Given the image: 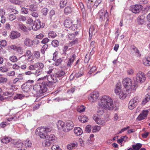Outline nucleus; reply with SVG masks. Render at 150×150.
<instances>
[{"label":"nucleus","instance_id":"obj_1","mask_svg":"<svg viewBox=\"0 0 150 150\" xmlns=\"http://www.w3.org/2000/svg\"><path fill=\"white\" fill-rule=\"evenodd\" d=\"M100 107L105 110H112L113 109L114 105L112 99L110 97L105 95L102 96L98 101Z\"/></svg>","mask_w":150,"mask_h":150},{"label":"nucleus","instance_id":"obj_2","mask_svg":"<svg viewBox=\"0 0 150 150\" xmlns=\"http://www.w3.org/2000/svg\"><path fill=\"white\" fill-rule=\"evenodd\" d=\"M51 129L50 128L44 127L39 128L37 129L35 133L38 134L41 138L45 139L48 136V133L51 131Z\"/></svg>","mask_w":150,"mask_h":150},{"label":"nucleus","instance_id":"obj_3","mask_svg":"<svg viewBox=\"0 0 150 150\" xmlns=\"http://www.w3.org/2000/svg\"><path fill=\"white\" fill-rule=\"evenodd\" d=\"M124 87L127 90L131 89L132 90H135L138 86L137 83H135L132 85L131 79L129 78H127L123 79L122 81Z\"/></svg>","mask_w":150,"mask_h":150},{"label":"nucleus","instance_id":"obj_4","mask_svg":"<svg viewBox=\"0 0 150 150\" xmlns=\"http://www.w3.org/2000/svg\"><path fill=\"white\" fill-rule=\"evenodd\" d=\"M44 79H47V81L46 82V85L49 87L52 86L54 83H56L58 81V79L56 78L54 75L53 76L52 75H46L43 78H39L38 81Z\"/></svg>","mask_w":150,"mask_h":150},{"label":"nucleus","instance_id":"obj_5","mask_svg":"<svg viewBox=\"0 0 150 150\" xmlns=\"http://www.w3.org/2000/svg\"><path fill=\"white\" fill-rule=\"evenodd\" d=\"M72 21L70 19L66 20L64 23V26L67 28H69L70 30L75 31L80 27V22H79V25L73 24Z\"/></svg>","mask_w":150,"mask_h":150},{"label":"nucleus","instance_id":"obj_6","mask_svg":"<svg viewBox=\"0 0 150 150\" xmlns=\"http://www.w3.org/2000/svg\"><path fill=\"white\" fill-rule=\"evenodd\" d=\"M146 79L144 74L142 72H139L137 74L135 81L137 83H142L144 82Z\"/></svg>","mask_w":150,"mask_h":150},{"label":"nucleus","instance_id":"obj_7","mask_svg":"<svg viewBox=\"0 0 150 150\" xmlns=\"http://www.w3.org/2000/svg\"><path fill=\"white\" fill-rule=\"evenodd\" d=\"M142 6L140 5H135L131 6L129 10L134 13H139L142 9Z\"/></svg>","mask_w":150,"mask_h":150},{"label":"nucleus","instance_id":"obj_8","mask_svg":"<svg viewBox=\"0 0 150 150\" xmlns=\"http://www.w3.org/2000/svg\"><path fill=\"white\" fill-rule=\"evenodd\" d=\"M41 24V22L40 20L37 19L35 21L34 23L32 26V29L36 31L40 28H43L45 26V24L43 23L42 25Z\"/></svg>","mask_w":150,"mask_h":150},{"label":"nucleus","instance_id":"obj_9","mask_svg":"<svg viewBox=\"0 0 150 150\" xmlns=\"http://www.w3.org/2000/svg\"><path fill=\"white\" fill-rule=\"evenodd\" d=\"M108 13H107L104 10H101L98 13L97 17L100 21L104 20L106 18H107Z\"/></svg>","mask_w":150,"mask_h":150},{"label":"nucleus","instance_id":"obj_10","mask_svg":"<svg viewBox=\"0 0 150 150\" xmlns=\"http://www.w3.org/2000/svg\"><path fill=\"white\" fill-rule=\"evenodd\" d=\"M74 127L73 122L70 120H68L66 122L64 125L63 131L66 132L69 131L72 129Z\"/></svg>","mask_w":150,"mask_h":150},{"label":"nucleus","instance_id":"obj_11","mask_svg":"<svg viewBox=\"0 0 150 150\" xmlns=\"http://www.w3.org/2000/svg\"><path fill=\"white\" fill-rule=\"evenodd\" d=\"M99 96V94L97 92H93L88 97L91 102H93L96 100Z\"/></svg>","mask_w":150,"mask_h":150},{"label":"nucleus","instance_id":"obj_12","mask_svg":"<svg viewBox=\"0 0 150 150\" xmlns=\"http://www.w3.org/2000/svg\"><path fill=\"white\" fill-rule=\"evenodd\" d=\"M47 86L46 85V82L43 81L40 84V93L42 94L45 92L47 90V88L46 87Z\"/></svg>","mask_w":150,"mask_h":150},{"label":"nucleus","instance_id":"obj_13","mask_svg":"<svg viewBox=\"0 0 150 150\" xmlns=\"http://www.w3.org/2000/svg\"><path fill=\"white\" fill-rule=\"evenodd\" d=\"M31 87L32 86L31 84H28V83H25L21 86V88L23 91L25 92L29 91Z\"/></svg>","mask_w":150,"mask_h":150},{"label":"nucleus","instance_id":"obj_14","mask_svg":"<svg viewBox=\"0 0 150 150\" xmlns=\"http://www.w3.org/2000/svg\"><path fill=\"white\" fill-rule=\"evenodd\" d=\"M148 113V111L147 110H144L138 116V119L141 120L144 119L147 117Z\"/></svg>","mask_w":150,"mask_h":150},{"label":"nucleus","instance_id":"obj_15","mask_svg":"<svg viewBox=\"0 0 150 150\" xmlns=\"http://www.w3.org/2000/svg\"><path fill=\"white\" fill-rule=\"evenodd\" d=\"M9 47L20 54L22 53V47H21L17 46L16 45H14L9 46Z\"/></svg>","mask_w":150,"mask_h":150},{"label":"nucleus","instance_id":"obj_16","mask_svg":"<svg viewBox=\"0 0 150 150\" xmlns=\"http://www.w3.org/2000/svg\"><path fill=\"white\" fill-rule=\"evenodd\" d=\"M65 74L64 71L62 70H59L57 71L55 74H54L56 78L59 79H61L62 77Z\"/></svg>","mask_w":150,"mask_h":150},{"label":"nucleus","instance_id":"obj_17","mask_svg":"<svg viewBox=\"0 0 150 150\" xmlns=\"http://www.w3.org/2000/svg\"><path fill=\"white\" fill-rule=\"evenodd\" d=\"M24 44L25 46L31 47L33 45V41L28 38H26L24 41Z\"/></svg>","mask_w":150,"mask_h":150},{"label":"nucleus","instance_id":"obj_18","mask_svg":"<svg viewBox=\"0 0 150 150\" xmlns=\"http://www.w3.org/2000/svg\"><path fill=\"white\" fill-rule=\"evenodd\" d=\"M21 35L18 32L16 31H12L10 36V38L12 39H14L19 38Z\"/></svg>","mask_w":150,"mask_h":150},{"label":"nucleus","instance_id":"obj_19","mask_svg":"<svg viewBox=\"0 0 150 150\" xmlns=\"http://www.w3.org/2000/svg\"><path fill=\"white\" fill-rule=\"evenodd\" d=\"M142 146V144L138 143L136 144L132 145V147L130 148L127 150H139Z\"/></svg>","mask_w":150,"mask_h":150},{"label":"nucleus","instance_id":"obj_20","mask_svg":"<svg viewBox=\"0 0 150 150\" xmlns=\"http://www.w3.org/2000/svg\"><path fill=\"white\" fill-rule=\"evenodd\" d=\"M49 16L50 20L52 21H57V18L55 15L54 10H52L50 11Z\"/></svg>","mask_w":150,"mask_h":150},{"label":"nucleus","instance_id":"obj_21","mask_svg":"<svg viewBox=\"0 0 150 150\" xmlns=\"http://www.w3.org/2000/svg\"><path fill=\"white\" fill-rule=\"evenodd\" d=\"M96 26H94L93 25H91L90 27L89 30V34L90 37V36L91 35V36H92L93 33L95 34L97 32V29H96Z\"/></svg>","mask_w":150,"mask_h":150},{"label":"nucleus","instance_id":"obj_22","mask_svg":"<svg viewBox=\"0 0 150 150\" xmlns=\"http://www.w3.org/2000/svg\"><path fill=\"white\" fill-rule=\"evenodd\" d=\"M74 132L77 136H80L83 133V131L80 127H75L74 129Z\"/></svg>","mask_w":150,"mask_h":150},{"label":"nucleus","instance_id":"obj_23","mask_svg":"<svg viewBox=\"0 0 150 150\" xmlns=\"http://www.w3.org/2000/svg\"><path fill=\"white\" fill-rule=\"evenodd\" d=\"M65 124L64 122L62 121L59 120L57 124V127L59 129H62L63 130Z\"/></svg>","mask_w":150,"mask_h":150},{"label":"nucleus","instance_id":"obj_24","mask_svg":"<svg viewBox=\"0 0 150 150\" xmlns=\"http://www.w3.org/2000/svg\"><path fill=\"white\" fill-rule=\"evenodd\" d=\"M150 99V93H148L145 96V98L143 99L142 104L143 105H145L148 102Z\"/></svg>","mask_w":150,"mask_h":150},{"label":"nucleus","instance_id":"obj_25","mask_svg":"<svg viewBox=\"0 0 150 150\" xmlns=\"http://www.w3.org/2000/svg\"><path fill=\"white\" fill-rule=\"evenodd\" d=\"M121 83H117L116 85V88L115 91V93L118 95L122 91L121 89Z\"/></svg>","mask_w":150,"mask_h":150},{"label":"nucleus","instance_id":"obj_26","mask_svg":"<svg viewBox=\"0 0 150 150\" xmlns=\"http://www.w3.org/2000/svg\"><path fill=\"white\" fill-rule=\"evenodd\" d=\"M76 58V55L75 54H73L71 55L70 58L69 59V61L68 62L67 65L68 66H71L72 64L74 62V59Z\"/></svg>","mask_w":150,"mask_h":150},{"label":"nucleus","instance_id":"obj_27","mask_svg":"<svg viewBox=\"0 0 150 150\" xmlns=\"http://www.w3.org/2000/svg\"><path fill=\"white\" fill-rule=\"evenodd\" d=\"M144 64L146 66H150V57H147L144 58L143 60Z\"/></svg>","mask_w":150,"mask_h":150},{"label":"nucleus","instance_id":"obj_28","mask_svg":"<svg viewBox=\"0 0 150 150\" xmlns=\"http://www.w3.org/2000/svg\"><path fill=\"white\" fill-rule=\"evenodd\" d=\"M35 64V68H38L39 69H42L44 67L43 64L41 62H37Z\"/></svg>","mask_w":150,"mask_h":150},{"label":"nucleus","instance_id":"obj_29","mask_svg":"<svg viewBox=\"0 0 150 150\" xmlns=\"http://www.w3.org/2000/svg\"><path fill=\"white\" fill-rule=\"evenodd\" d=\"M72 11V9L71 7L69 6H67L64 9V13L65 15H68Z\"/></svg>","mask_w":150,"mask_h":150},{"label":"nucleus","instance_id":"obj_30","mask_svg":"<svg viewBox=\"0 0 150 150\" xmlns=\"http://www.w3.org/2000/svg\"><path fill=\"white\" fill-rule=\"evenodd\" d=\"M137 104L134 103H133L132 101H130L128 105V108L129 109L132 110L137 105Z\"/></svg>","mask_w":150,"mask_h":150},{"label":"nucleus","instance_id":"obj_31","mask_svg":"<svg viewBox=\"0 0 150 150\" xmlns=\"http://www.w3.org/2000/svg\"><path fill=\"white\" fill-rule=\"evenodd\" d=\"M137 104L134 103H133L132 101H130L128 105V108L129 109L132 110L137 105Z\"/></svg>","mask_w":150,"mask_h":150},{"label":"nucleus","instance_id":"obj_32","mask_svg":"<svg viewBox=\"0 0 150 150\" xmlns=\"http://www.w3.org/2000/svg\"><path fill=\"white\" fill-rule=\"evenodd\" d=\"M11 139L10 137H5L1 139V142L3 143L7 144L10 142Z\"/></svg>","mask_w":150,"mask_h":150},{"label":"nucleus","instance_id":"obj_33","mask_svg":"<svg viewBox=\"0 0 150 150\" xmlns=\"http://www.w3.org/2000/svg\"><path fill=\"white\" fill-rule=\"evenodd\" d=\"M118 95L119 96V98L122 99H124L127 96L125 91H121Z\"/></svg>","mask_w":150,"mask_h":150},{"label":"nucleus","instance_id":"obj_34","mask_svg":"<svg viewBox=\"0 0 150 150\" xmlns=\"http://www.w3.org/2000/svg\"><path fill=\"white\" fill-rule=\"evenodd\" d=\"M23 143L21 140L18 141L17 142L14 144L15 146L17 148H21L23 146Z\"/></svg>","mask_w":150,"mask_h":150},{"label":"nucleus","instance_id":"obj_35","mask_svg":"<svg viewBox=\"0 0 150 150\" xmlns=\"http://www.w3.org/2000/svg\"><path fill=\"white\" fill-rule=\"evenodd\" d=\"M77 144L75 143H71L69 144L67 146V148L69 150H71L77 147Z\"/></svg>","mask_w":150,"mask_h":150},{"label":"nucleus","instance_id":"obj_36","mask_svg":"<svg viewBox=\"0 0 150 150\" xmlns=\"http://www.w3.org/2000/svg\"><path fill=\"white\" fill-rule=\"evenodd\" d=\"M18 28L24 31H26L27 30V27L23 24H20L18 25Z\"/></svg>","mask_w":150,"mask_h":150},{"label":"nucleus","instance_id":"obj_37","mask_svg":"<svg viewBox=\"0 0 150 150\" xmlns=\"http://www.w3.org/2000/svg\"><path fill=\"white\" fill-rule=\"evenodd\" d=\"M52 143L48 139H46L45 141V142L42 143L43 145L44 146H48L51 145V144H52Z\"/></svg>","mask_w":150,"mask_h":150},{"label":"nucleus","instance_id":"obj_38","mask_svg":"<svg viewBox=\"0 0 150 150\" xmlns=\"http://www.w3.org/2000/svg\"><path fill=\"white\" fill-rule=\"evenodd\" d=\"M67 3V0H61L60 2V6L61 8H63Z\"/></svg>","mask_w":150,"mask_h":150},{"label":"nucleus","instance_id":"obj_39","mask_svg":"<svg viewBox=\"0 0 150 150\" xmlns=\"http://www.w3.org/2000/svg\"><path fill=\"white\" fill-rule=\"evenodd\" d=\"M57 35L56 33L53 31H50L48 33V36L49 38H54Z\"/></svg>","mask_w":150,"mask_h":150},{"label":"nucleus","instance_id":"obj_40","mask_svg":"<svg viewBox=\"0 0 150 150\" xmlns=\"http://www.w3.org/2000/svg\"><path fill=\"white\" fill-rule=\"evenodd\" d=\"M85 107L83 105L79 106L77 108V111L79 112H81L85 111Z\"/></svg>","mask_w":150,"mask_h":150},{"label":"nucleus","instance_id":"obj_41","mask_svg":"<svg viewBox=\"0 0 150 150\" xmlns=\"http://www.w3.org/2000/svg\"><path fill=\"white\" fill-rule=\"evenodd\" d=\"M25 145L26 147H30L32 146L31 142L28 139H26L25 142Z\"/></svg>","mask_w":150,"mask_h":150},{"label":"nucleus","instance_id":"obj_42","mask_svg":"<svg viewBox=\"0 0 150 150\" xmlns=\"http://www.w3.org/2000/svg\"><path fill=\"white\" fill-rule=\"evenodd\" d=\"M48 45L45 44L42 47L41 50V52L42 54H44L45 53V51L48 48Z\"/></svg>","mask_w":150,"mask_h":150},{"label":"nucleus","instance_id":"obj_43","mask_svg":"<svg viewBox=\"0 0 150 150\" xmlns=\"http://www.w3.org/2000/svg\"><path fill=\"white\" fill-rule=\"evenodd\" d=\"M24 97V95L21 94H17L14 98L15 100L17 99H21Z\"/></svg>","mask_w":150,"mask_h":150},{"label":"nucleus","instance_id":"obj_44","mask_svg":"<svg viewBox=\"0 0 150 150\" xmlns=\"http://www.w3.org/2000/svg\"><path fill=\"white\" fill-rule=\"evenodd\" d=\"M42 73V71L40 69H38L37 70L35 73H33V74H34L36 76H38L41 75Z\"/></svg>","mask_w":150,"mask_h":150},{"label":"nucleus","instance_id":"obj_45","mask_svg":"<svg viewBox=\"0 0 150 150\" xmlns=\"http://www.w3.org/2000/svg\"><path fill=\"white\" fill-rule=\"evenodd\" d=\"M40 84L34 85L33 87V90L36 92H40Z\"/></svg>","mask_w":150,"mask_h":150},{"label":"nucleus","instance_id":"obj_46","mask_svg":"<svg viewBox=\"0 0 150 150\" xmlns=\"http://www.w3.org/2000/svg\"><path fill=\"white\" fill-rule=\"evenodd\" d=\"M56 137L53 134H51L50 135L49 138L48 139L52 143L55 140Z\"/></svg>","mask_w":150,"mask_h":150},{"label":"nucleus","instance_id":"obj_47","mask_svg":"<svg viewBox=\"0 0 150 150\" xmlns=\"http://www.w3.org/2000/svg\"><path fill=\"white\" fill-rule=\"evenodd\" d=\"M34 56L36 59H39L40 57V53L39 51H35L33 52Z\"/></svg>","mask_w":150,"mask_h":150},{"label":"nucleus","instance_id":"obj_48","mask_svg":"<svg viewBox=\"0 0 150 150\" xmlns=\"http://www.w3.org/2000/svg\"><path fill=\"white\" fill-rule=\"evenodd\" d=\"M139 97L138 96H136L134 97V98L132 99L130 101H132L133 103H134L137 104L139 101Z\"/></svg>","mask_w":150,"mask_h":150},{"label":"nucleus","instance_id":"obj_49","mask_svg":"<svg viewBox=\"0 0 150 150\" xmlns=\"http://www.w3.org/2000/svg\"><path fill=\"white\" fill-rule=\"evenodd\" d=\"M84 73L83 72L82 70H81V69H80L79 72L76 73L75 76L76 77H81V76H83V75Z\"/></svg>","mask_w":150,"mask_h":150},{"label":"nucleus","instance_id":"obj_50","mask_svg":"<svg viewBox=\"0 0 150 150\" xmlns=\"http://www.w3.org/2000/svg\"><path fill=\"white\" fill-rule=\"evenodd\" d=\"M52 45L54 47H57L59 45V42L58 40H54L52 41Z\"/></svg>","mask_w":150,"mask_h":150},{"label":"nucleus","instance_id":"obj_51","mask_svg":"<svg viewBox=\"0 0 150 150\" xmlns=\"http://www.w3.org/2000/svg\"><path fill=\"white\" fill-rule=\"evenodd\" d=\"M9 59L11 61L13 62H17L18 60L17 58L15 56H11L9 57Z\"/></svg>","mask_w":150,"mask_h":150},{"label":"nucleus","instance_id":"obj_52","mask_svg":"<svg viewBox=\"0 0 150 150\" xmlns=\"http://www.w3.org/2000/svg\"><path fill=\"white\" fill-rule=\"evenodd\" d=\"M16 18V16L13 14H11L9 15L8 19L10 21H12Z\"/></svg>","mask_w":150,"mask_h":150},{"label":"nucleus","instance_id":"obj_53","mask_svg":"<svg viewBox=\"0 0 150 150\" xmlns=\"http://www.w3.org/2000/svg\"><path fill=\"white\" fill-rule=\"evenodd\" d=\"M96 123L100 125H104L105 124V121L104 120H102L101 119L98 120V121H97Z\"/></svg>","mask_w":150,"mask_h":150},{"label":"nucleus","instance_id":"obj_54","mask_svg":"<svg viewBox=\"0 0 150 150\" xmlns=\"http://www.w3.org/2000/svg\"><path fill=\"white\" fill-rule=\"evenodd\" d=\"M21 11L22 13H24L25 14H27L28 12V9L24 7L22 8L21 9Z\"/></svg>","mask_w":150,"mask_h":150},{"label":"nucleus","instance_id":"obj_55","mask_svg":"<svg viewBox=\"0 0 150 150\" xmlns=\"http://www.w3.org/2000/svg\"><path fill=\"white\" fill-rule=\"evenodd\" d=\"M7 79L2 77V75L0 74V83H4L7 81Z\"/></svg>","mask_w":150,"mask_h":150},{"label":"nucleus","instance_id":"obj_56","mask_svg":"<svg viewBox=\"0 0 150 150\" xmlns=\"http://www.w3.org/2000/svg\"><path fill=\"white\" fill-rule=\"evenodd\" d=\"M62 59L60 58L57 59L56 61L55 62V65L56 66H58L62 62Z\"/></svg>","mask_w":150,"mask_h":150},{"label":"nucleus","instance_id":"obj_57","mask_svg":"<svg viewBox=\"0 0 150 150\" xmlns=\"http://www.w3.org/2000/svg\"><path fill=\"white\" fill-rule=\"evenodd\" d=\"M18 21H24L26 20V18L25 16H21L18 18Z\"/></svg>","mask_w":150,"mask_h":150},{"label":"nucleus","instance_id":"obj_58","mask_svg":"<svg viewBox=\"0 0 150 150\" xmlns=\"http://www.w3.org/2000/svg\"><path fill=\"white\" fill-rule=\"evenodd\" d=\"M96 69L97 68L96 66L92 67L88 72L89 74L90 75L93 72L96 71Z\"/></svg>","mask_w":150,"mask_h":150},{"label":"nucleus","instance_id":"obj_59","mask_svg":"<svg viewBox=\"0 0 150 150\" xmlns=\"http://www.w3.org/2000/svg\"><path fill=\"white\" fill-rule=\"evenodd\" d=\"M48 9L47 8H43L42 10V13L44 15L46 16L47 14Z\"/></svg>","mask_w":150,"mask_h":150},{"label":"nucleus","instance_id":"obj_60","mask_svg":"<svg viewBox=\"0 0 150 150\" xmlns=\"http://www.w3.org/2000/svg\"><path fill=\"white\" fill-rule=\"evenodd\" d=\"M8 71V68L5 66L0 67V71L2 72H6Z\"/></svg>","mask_w":150,"mask_h":150},{"label":"nucleus","instance_id":"obj_61","mask_svg":"<svg viewBox=\"0 0 150 150\" xmlns=\"http://www.w3.org/2000/svg\"><path fill=\"white\" fill-rule=\"evenodd\" d=\"M0 45L1 46L4 47L7 45V42L5 40H2L0 42Z\"/></svg>","mask_w":150,"mask_h":150},{"label":"nucleus","instance_id":"obj_62","mask_svg":"<svg viewBox=\"0 0 150 150\" xmlns=\"http://www.w3.org/2000/svg\"><path fill=\"white\" fill-rule=\"evenodd\" d=\"M102 0H96L94 5V7H96L101 2Z\"/></svg>","mask_w":150,"mask_h":150},{"label":"nucleus","instance_id":"obj_63","mask_svg":"<svg viewBox=\"0 0 150 150\" xmlns=\"http://www.w3.org/2000/svg\"><path fill=\"white\" fill-rule=\"evenodd\" d=\"M100 129V127L99 126H96L94 127L93 130V132H96L97 131H98Z\"/></svg>","mask_w":150,"mask_h":150},{"label":"nucleus","instance_id":"obj_64","mask_svg":"<svg viewBox=\"0 0 150 150\" xmlns=\"http://www.w3.org/2000/svg\"><path fill=\"white\" fill-rule=\"evenodd\" d=\"M88 118H86L85 116H83L79 119V121L82 122H87Z\"/></svg>","mask_w":150,"mask_h":150}]
</instances>
